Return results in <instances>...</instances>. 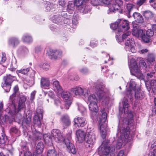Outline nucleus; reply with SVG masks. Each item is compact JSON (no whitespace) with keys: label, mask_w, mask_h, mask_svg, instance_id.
Segmentation results:
<instances>
[{"label":"nucleus","mask_w":156,"mask_h":156,"mask_svg":"<svg viewBox=\"0 0 156 156\" xmlns=\"http://www.w3.org/2000/svg\"><path fill=\"white\" fill-rule=\"evenodd\" d=\"M67 14V12L64 11H62L61 13V15L63 17L67 19H69L70 17V15Z\"/></svg>","instance_id":"3c124183"},{"label":"nucleus","mask_w":156,"mask_h":156,"mask_svg":"<svg viewBox=\"0 0 156 156\" xmlns=\"http://www.w3.org/2000/svg\"><path fill=\"white\" fill-rule=\"evenodd\" d=\"M131 46H130V49L129 51L133 53H135L136 52V50L135 48V45L133 40H131Z\"/></svg>","instance_id":"c03bdc74"},{"label":"nucleus","mask_w":156,"mask_h":156,"mask_svg":"<svg viewBox=\"0 0 156 156\" xmlns=\"http://www.w3.org/2000/svg\"><path fill=\"white\" fill-rule=\"evenodd\" d=\"M140 67L139 68L137 64V62L134 59H131L130 61V64L128 63L129 67L131 74L137 77H141L142 76V73L140 69H144L146 68V63L143 61H140L139 63Z\"/></svg>","instance_id":"7ed1b4c3"},{"label":"nucleus","mask_w":156,"mask_h":156,"mask_svg":"<svg viewBox=\"0 0 156 156\" xmlns=\"http://www.w3.org/2000/svg\"><path fill=\"white\" fill-rule=\"evenodd\" d=\"M91 4L94 6H97L100 4L98 0H90Z\"/></svg>","instance_id":"6e6d98bb"},{"label":"nucleus","mask_w":156,"mask_h":156,"mask_svg":"<svg viewBox=\"0 0 156 156\" xmlns=\"http://www.w3.org/2000/svg\"><path fill=\"white\" fill-rule=\"evenodd\" d=\"M112 149H111L110 147L106 146L104 148L102 147L101 150L103 151V153L106 155L109 152L111 151Z\"/></svg>","instance_id":"e433bc0d"},{"label":"nucleus","mask_w":156,"mask_h":156,"mask_svg":"<svg viewBox=\"0 0 156 156\" xmlns=\"http://www.w3.org/2000/svg\"><path fill=\"white\" fill-rule=\"evenodd\" d=\"M134 95L135 98L137 99H141L144 96V93L141 92L140 89L139 88L137 89V90L135 91L133 96Z\"/></svg>","instance_id":"bb28decb"},{"label":"nucleus","mask_w":156,"mask_h":156,"mask_svg":"<svg viewBox=\"0 0 156 156\" xmlns=\"http://www.w3.org/2000/svg\"><path fill=\"white\" fill-rule=\"evenodd\" d=\"M129 119L125 118H121L119 120L118 127V130H120L121 136L125 139H127L130 134L129 127L134 126L133 116L130 113L128 114Z\"/></svg>","instance_id":"f257e3e1"},{"label":"nucleus","mask_w":156,"mask_h":156,"mask_svg":"<svg viewBox=\"0 0 156 156\" xmlns=\"http://www.w3.org/2000/svg\"><path fill=\"white\" fill-rule=\"evenodd\" d=\"M74 125L76 126L80 127H83L87 123V121L83 117H78L75 118L74 120Z\"/></svg>","instance_id":"ddd939ff"},{"label":"nucleus","mask_w":156,"mask_h":156,"mask_svg":"<svg viewBox=\"0 0 156 156\" xmlns=\"http://www.w3.org/2000/svg\"><path fill=\"white\" fill-rule=\"evenodd\" d=\"M2 138H1L0 139V144H4L5 142V140H6V136H5V134L4 133L3 131H2Z\"/></svg>","instance_id":"de8ad7c7"},{"label":"nucleus","mask_w":156,"mask_h":156,"mask_svg":"<svg viewBox=\"0 0 156 156\" xmlns=\"http://www.w3.org/2000/svg\"><path fill=\"white\" fill-rule=\"evenodd\" d=\"M44 148V146L43 143L41 142H39L36 147V150L35 151L36 154H34L33 155L32 154V155H33L34 154L37 156L36 154H39L41 153L43 150Z\"/></svg>","instance_id":"4be33fe9"},{"label":"nucleus","mask_w":156,"mask_h":156,"mask_svg":"<svg viewBox=\"0 0 156 156\" xmlns=\"http://www.w3.org/2000/svg\"><path fill=\"white\" fill-rule=\"evenodd\" d=\"M97 102L90 103L89 105V110L91 111L97 113L98 111V107Z\"/></svg>","instance_id":"5701e85b"},{"label":"nucleus","mask_w":156,"mask_h":156,"mask_svg":"<svg viewBox=\"0 0 156 156\" xmlns=\"http://www.w3.org/2000/svg\"><path fill=\"white\" fill-rule=\"evenodd\" d=\"M50 137L58 143L64 142V140L66 139L64 138L60 130L57 129H54L52 130Z\"/></svg>","instance_id":"423d86ee"},{"label":"nucleus","mask_w":156,"mask_h":156,"mask_svg":"<svg viewBox=\"0 0 156 156\" xmlns=\"http://www.w3.org/2000/svg\"><path fill=\"white\" fill-rule=\"evenodd\" d=\"M2 87L6 92H9L11 88V84L2 83Z\"/></svg>","instance_id":"c9c22d12"},{"label":"nucleus","mask_w":156,"mask_h":156,"mask_svg":"<svg viewBox=\"0 0 156 156\" xmlns=\"http://www.w3.org/2000/svg\"><path fill=\"white\" fill-rule=\"evenodd\" d=\"M61 120L62 123L66 126H69L70 124L69 118L67 115L63 116L61 118Z\"/></svg>","instance_id":"c85d7f7f"},{"label":"nucleus","mask_w":156,"mask_h":156,"mask_svg":"<svg viewBox=\"0 0 156 156\" xmlns=\"http://www.w3.org/2000/svg\"><path fill=\"white\" fill-rule=\"evenodd\" d=\"M133 16L135 21L139 23H142L144 22V20L142 15L139 13L135 12L133 14Z\"/></svg>","instance_id":"6ab92c4d"},{"label":"nucleus","mask_w":156,"mask_h":156,"mask_svg":"<svg viewBox=\"0 0 156 156\" xmlns=\"http://www.w3.org/2000/svg\"><path fill=\"white\" fill-rule=\"evenodd\" d=\"M26 100V98L24 95L21 94L19 97L18 107L16 108L15 104L16 99L12 103V102L9 101L8 104L9 113L12 115L16 114L22 109L25 107V101Z\"/></svg>","instance_id":"f03ea898"},{"label":"nucleus","mask_w":156,"mask_h":156,"mask_svg":"<svg viewBox=\"0 0 156 156\" xmlns=\"http://www.w3.org/2000/svg\"><path fill=\"white\" fill-rule=\"evenodd\" d=\"M19 43V41L18 39L16 37H11L9 39V45L13 47L17 45Z\"/></svg>","instance_id":"412c9836"},{"label":"nucleus","mask_w":156,"mask_h":156,"mask_svg":"<svg viewBox=\"0 0 156 156\" xmlns=\"http://www.w3.org/2000/svg\"><path fill=\"white\" fill-rule=\"evenodd\" d=\"M19 87L17 85L16 86L13 88V93L10 96L9 98L10 102H12V103L15 100L16 94L19 93Z\"/></svg>","instance_id":"b1692460"},{"label":"nucleus","mask_w":156,"mask_h":156,"mask_svg":"<svg viewBox=\"0 0 156 156\" xmlns=\"http://www.w3.org/2000/svg\"><path fill=\"white\" fill-rule=\"evenodd\" d=\"M151 147L153 149V151H150L148 156H156V138L154 139L151 143Z\"/></svg>","instance_id":"f3484780"},{"label":"nucleus","mask_w":156,"mask_h":156,"mask_svg":"<svg viewBox=\"0 0 156 156\" xmlns=\"http://www.w3.org/2000/svg\"><path fill=\"white\" fill-rule=\"evenodd\" d=\"M118 22L119 23L118 32H124L129 29V23L126 20L119 19Z\"/></svg>","instance_id":"0eeeda50"},{"label":"nucleus","mask_w":156,"mask_h":156,"mask_svg":"<svg viewBox=\"0 0 156 156\" xmlns=\"http://www.w3.org/2000/svg\"><path fill=\"white\" fill-rule=\"evenodd\" d=\"M80 72L83 74H85L88 72V69L86 68H83L80 70Z\"/></svg>","instance_id":"680f3d73"},{"label":"nucleus","mask_w":156,"mask_h":156,"mask_svg":"<svg viewBox=\"0 0 156 156\" xmlns=\"http://www.w3.org/2000/svg\"><path fill=\"white\" fill-rule=\"evenodd\" d=\"M58 94H61L62 97L65 100V102L68 101L69 100H71L70 93L66 91H63L62 89V92L61 93H58Z\"/></svg>","instance_id":"aec40b11"},{"label":"nucleus","mask_w":156,"mask_h":156,"mask_svg":"<svg viewBox=\"0 0 156 156\" xmlns=\"http://www.w3.org/2000/svg\"><path fill=\"white\" fill-rule=\"evenodd\" d=\"M100 112L101 113V115L100 118L99 122V125L100 127L99 129L101 136L103 139L105 138L106 136V129L105 128L103 124L105 123L107 119V114L106 112H108L107 109L105 108H102Z\"/></svg>","instance_id":"20e7f679"},{"label":"nucleus","mask_w":156,"mask_h":156,"mask_svg":"<svg viewBox=\"0 0 156 156\" xmlns=\"http://www.w3.org/2000/svg\"><path fill=\"white\" fill-rule=\"evenodd\" d=\"M66 144L67 151L69 153L73 154H75L76 152V150L74 144L70 142L69 140L68 139H66L63 142Z\"/></svg>","instance_id":"f8f14e48"},{"label":"nucleus","mask_w":156,"mask_h":156,"mask_svg":"<svg viewBox=\"0 0 156 156\" xmlns=\"http://www.w3.org/2000/svg\"><path fill=\"white\" fill-rule=\"evenodd\" d=\"M154 31L151 29H148L146 31V34L150 37L153 36L154 35Z\"/></svg>","instance_id":"603ef678"},{"label":"nucleus","mask_w":156,"mask_h":156,"mask_svg":"<svg viewBox=\"0 0 156 156\" xmlns=\"http://www.w3.org/2000/svg\"><path fill=\"white\" fill-rule=\"evenodd\" d=\"M96 140V136L92 132H90L87 134V138L86 146L89 147H92L93 144L95 142Z\"/></svg>","instance_id":"9b49d317"},{"label":"nucleus","mask_w":156,"mask_h":156,"mask_svg":"<svg viewBox=\"0 0 156 156\" xmlns=\"http://www.w3.org/2000/svg\"><path fill=\"white\" fill-rule=\"evenodd\" d=\"M88 89L77 86L71 89V91L76 96H83L86 98L88 95Z\"/></svg>","instance_id":"39448f33"},{"label":"nucleus","mask_w":156,"mask_h":156,"mask_svg":"<svg viewBox=\"0 0 156 156\" xmlns=\"http://www.w3.org/2000/svg\"><path fill=\"white\" fill-rule=\"evenodd\" d=\"M45 4V7L47 11H49L54 8V5L52 3L46 2Z\"/></svg>","instance_id":"f704fd0d"},{"label":"nucleus","mask_w":156,"mask_h":156,"mask_svg":"<svg viewBox=\"0 0 156 156\" xmlns=\"http://www.w3.org/2000/svg\"><path fill=\"white\" fill-rule=\"evenodd\" d=\"M31 116H26V118L25 119H24V121L28 125L30 123L31 121Z\"/></svg>","instance_id":"5fc2aeb1"},{"label":"nucleus","mask_w":156,"mask_h":156,"mask_svg":"<svg viewBox=\"0 0 156 156\" xmlns=\"http://www.w3.org/2000/svg\"><path fill=\"white\" fill-rule=\"evenodd\" d=\"M119 27V23L118 22V20L117 21L113 23H112L110 25V27L113 30L117 29L118 32V28Z\"/></svg>","instance_id":"4c0bfd02"},{"label":"nucleus","mask_w":156,"mask_h":156,"mask_svg":"<svg viewBox=\"0 0 156 156\" xmlns=\"http://www.w3.org/2000/svg\"><path fill=\"white\" fill-rule=\"evenodd\" d=\"M72 103L71 100H69L68 101H66L65 102V108L66 109H68Z\"/></svg>","instance_id":"052dcab7"},{"label":"nucleus","mask_w":156,"mask_h":156,"mask_svg":"<svg viewBox=\"0 0 156 156\" xmlns=\"http://www.w3.org/2000/svg\"><path fill=\"white\" fill-rule=\"evenodd\" d=\"M150 38V37L147 36L146 34V35L144 34L142 36V37H141L142 40L146 43H148L149 42Z\"/></svg>","instance_id":"09e8293b"},{"label":"nucleus","mask_w":156,"mask_h":156,"mask_svg":"<svg viewBox=\"0 0 156 156\" xmlns=\"http://www.w3.org/2000/svg\"><path fill=\"white\" fill-rule=\"evenodd\" d=\"M57 152L54 149L48 150V156H56Z\"/></svg>","instance_id":"79ce46f5"},{"label":"nucleus","mask_w":156,"mask_h":156,"mask_svg":"<svg viewBox=\"0 0 156 156\" xmlns=\"http://www.w3.org/2000/svg\"><path fill=\"white\" fill-rule=\"evenodd\" d=\"M153 13L149 11H146L144 13V16L147 20L151 19L154 16Z\"/></svg>","instance_id":"7c9ffc66"},{"label":"nucleus","mask_w":156,"mask_h":156,"mask_svg":"<svg viewBox=\"0 0 156 156\" xmlns=\"http://www.w3.org/2000/svg\"><path fill=\"white\" fill-rule=\"evenodd\" d=\"M52 19L53 22L56 23H59L61 21L60 17L57 16H54L53 17H52Z\"/></svg>","instance_id":"a19ab883"},{"label":"nucleus","mask_w":156,"mask_h":156,"mask_svg":"<svg viewBox=\"0 0 156 156\" xmlns=\"http://www.w3.org/2000/svg\"><path fill=\"white\" fill-rule=\"evenodd\" d=\"M130 32L129 31H128L126 33L122 35V41H124L125 40H126V38H128L127 37L129 36L130 34Z\"/></svg>","instance_id":"864d4df0"},{"label":"nucleus","mask_w":156,"mask_h":156,"mask_svg":"<svg viewBox=\"0 0 156 156\" xmlns=\"http://www.w3.org/2000/svg\"><path fill=\"white\" fill-rule=\"evenodd\" d=\"M29 70V68H26V69H21L19 70H17L16 71L17 73H21L23 74H27Z\"/></svg>","instance_id":"a18cd8bd"},{"label":"nucleus","mask_w":156,"mask_h":156,"mask_svg":"<svg viewBox=\"0 0 156 156\" xmlns=\"http://www.w3.org/2000/svg\"><path fill=\"white\" fill-rule=\"evenodd\" d=\"M136 85L135 82L133 80H131L128 89L126 92V94L130 99L133 98L134 92L137 90Z\"/></svg>","instance_id":"1a4fd4ad"},{"label":"nucleus","mask_w":156,"mask_h":156,"mask_svg":"<svg viewBox=\"0 0 156 156\" xmlns=\"http://www.w3.org/2000/svg\"><path fill=\"white\" fill-rule=\"evenodd\" d=\"M117 156H126L123 150H121L118 153Z\"/></svg>","instance_id":"774afa93"},{"label":"nucleus","mask_w":156,"mask_h":156,"mask_svg":"<svg viewBox=\"0 0 156 156\" xmlns=\"http://www.w3.org/2000/svg\"><path fill=\"white\" fill-rule=\"evenodd\" d=\"M95 93L100 99H102V101L104 102V99L105 98V89L104 87L100 84H97L95 88Z\"/></svg>","instance_id":"6e6552de"},{"label":"nucleus","mask_w":156,"mask_h":156,"mask_svg":"<svg viewBox=\"0 0 156 156\" xmlns=\"http://www.w3.org/2000/svg\"><path fill=\"white\" fill-rule=\"evenodd\" d=\"M138 34V35H137V37H140L141 38L142 37V36H143L144 34H145L143 30L142 29H139Z\"/></svg>","instance_id":"bf43d9fd"},{"label":"nucleus","mask_w":156,"mask_h":156,"mask_svg":"<svg viewBox=\"0 0 156 156\" xmlns=\"http://www.w3.org/2000/svg\"><path fill=\"white\" fill-rule=\"evenodd\" d=\"M109 10L110 12H115L120 9V7L116 3L111 4L109 7Z\"/></svg>","instance_id":"a878e982"},{"label":"nucleus","mask_w":156,"mask_h":156,"mask_svg":"<svg viewBox=\"0 0 156 156\" xmlns=\"http://www.w3.org/2000/svg\"><path fill=\"white\" fill-rule=\"evenodd\" d=\"M131 40H133L132 39H130L129 38H126L125 40V49L126 51H129L130 46H131Z\"/></svg>","instance_id":"72a5a7b5"},{"label":"nucleus","mask_w":156,"mask_h":156,"mask_svg":"<svg viewBox=\"0 0 156 156\" xmlns=\"http://www.w3.org/2000/svg\"><path fill=\"white\" fill-rule=\"evenodd\" d=\"M78 109L82 113L86 112V108L82 105L78 106Z\"/></svg>","instance_id":"13d9d810"},{"label":"nucleus","mask_w":156,"mask_h":156,"mask_svg":"<svg viewBox=\"0 0 156 156\" xmlns=\"http://www.w3.org/2000/svg\"><path fill=\"white\" fill-rule=\"evenodd\" d=\"M80 11L83 13H86L90 11V9L88 6L83 5L80 8Z\"/></svg>","instance_id":"473e14b6"},{"label":"nucleus","mask_w":156,"mask_h":156,"mask_svg":"<svg viewBox=\"0 0 156 156\" xmlns=\"http://www.w3.org/2000/svg\"><path fill=\"white\" fill-rule=\"evenodd\" d=\"M84 1V0H75L74 2L76 6H81Z\"/></svg>","instance_id":"8fccbe9b"},{"label":"nucleus","mask_w":156,"mask_h":156,"mask_svg":"<svg viewBox=\"0 0 156 156\" xmlns=\"http://www.w3.org/2000/svg\"><path fill=\"white\" fill-rule=\"evenodd\" d=\"M55 103L57 106L60 105L61 108H63L62 106L61 105V101L59 98H58L56 99H55Z\"/></svg>","instance_id":"4d7b16f0"},{"label":"nucleus","mask_w":156,"mask_h":156,"mask_svg":"<svg viewBox=\"0 0 156 156\" xmlns=\"http://www.w3.org/2000/svg\"><path fill=\"white\" fill-rule=\"evenodd\" d=\"M76 135L78 140L80 143L82 142L85 140L86 134L84 131L79 129L76 132Z\"/></svg>","instance_id":"2eb2a0df"},{"label":"nucleus","mask_w":156,"mask_h":156,"mask_svg":"<svg viewBox=\"0 0 156 156\" xmlns=\"http://www.w3.org/2000/svg\"><path fill=\"white\" fill-rule=\"evenodd\" d=\"M122 140L121 138H119L117 142L116 145V148L117 149H119L122 146Z\"/></svg>","instance_id":"ea45409f"},{"label":"nucleus","mask_w":156,"mask_h":156,"mask_svg":"<svg viewBox=\"0 0 156 156\" xmlns=\"http://www.w3.org/2000/svg\"><path fill=\"white\" fill-rule=\"evenodd\" d=\"M147 62L150 63H151L154 61V57L153 54L148 55L147 58Z\"/></svg>","instance_id":"49530a36"},{"label":"nucleus","mask_w":156,"mask_h":156,"mask_svg":"<svg viewBox=\"0 0 156 156\" xmlns=\"http://www.w3.org/2000/svg\"><path fill=\"white\" fill-rule=\"evenodd\" d=\"M87 98V101L90 103L98 102V98L94 94H90L88 95Z\"/></svg>","instance_id":"393cba45"},{"label":"nucleus","mask_w":156,"mask_h":156,"mask_svg":"<svg viewBox=\"0 0 156 156\" xmlns=\"http://www.w3.org/2000/svg\"><path fill=\"white\" fill-rule=\"evenodd\" d=\"M75 9V4L72 2H69L68 3L67 10L68 12L70 14H72L74 11Z\"/></svg>","instance_id":"cd10ccee"},{"label":"nucleus","mask_w":156,"mask_h":156,"mask_svg":"<svg viewBox=\"0 0 156 156\" xmlns=\"http://www.w3.org/2000/svg\"><path fill=\"white\" fill-rule=\"evenodd\" d=\"M50 83L48 78H41V85L42 88H46L50 86Z\"/></svg>","instance_id":"a211bd4d"},{"label":"nucleus","mask_w":156,"mask_h":156,"mask_svg":"<svg viewBox=\"0 0 156 156\" xmlns=\"http://www.w3.org/2000/svg\"><path fill=\"white\" fill-rule=\"evenodd\" d=\"M16 79V77L11 75L10 74L7 75L4 77V83L11 84L12 82Z\"/></svg>","instance_id":"dca6fc26"},{"label":"nucleus","mask_w":156,"mask_h":156,"mask_svg":"<svg viewBox=\"0 0 156 156\" xmlns=\"http://www.w3.org/2000/svg\"><path fill=\"white\" fill-rule=\"evenodd\" d=\"M18 129L14 127H12L10 129L11 133H16L18 132Z\"/></svg>","instance_id":"0e129e2a"},{"label":"nucleus","mask_w":156,"mask_h":156,"mask_svg":"<svg viewBox=\"0 0 156 156\" xmlns=\"http://www.w3.org/2000/svg\"><path fill=\"white\" fill-rule=\"evenodd\" d=\"M40 66L45 70H49L50 68L49 64L46 63H42L40 65Z\"/></svg>","instance_id":"37998d69"},{"label":"nucleus","mask_w":156,"mask_h":156,"mask_svg":"<svg viewBox=\"0 0 156 156\" xmlns=\"http://www.w3.org/2000/svg\"><path fill=\"white\" fill-rule=\"evenodd\" d=\"M47 54L51 57V59H56L62 56V52L59 50L50 49L48 51Z\"/></svg>","instance_id":"9d476101"},{"label":"nucleus","mask_w":156,"mask_h":156,"mask_svg":"<svg viewBox=\"0 0 156 156\" xmlns=\"http://www.w3.org/2000/svg\"><path fill=\"white\" fill-rule=\"evenodd\" d=\"M42 137V133H37L35 134V138L37 139H41Z\"/></svg>","instance_id":"e2e57ef3"},{"label":"nucleus","mask_w":156,"mask_h":156,"mask_svg":"<svg viewBox=\"0 0 156 156\" xmlns=\"http://www.w3.org/2000/svg\"><path fill=\"white\" fill-rule=\"evenodd\" d=\"M115 151V147H112L111 151L108 154H107L106 156H114V154L113 153L114 151Z\"/></svg>","instance_id":"69168bd1"},{"label":"nucleus","mask_w":156,"mask_h":156,"mask_svg":"<svg viewBox=\"0 0 156 156\" xmlns=\"http://www.w3.org/2000/svg\"><path fill=\"white\" fill-rule=\"evenodd\" d=\"M22 41L23 42L29 43L32 42L33 39L31 36L30 35L26 34L23 36Z\"/></svg>","instance_id":"2f4dec72"},{"label":"nucleus","mask_w":156,"mask_h":156,"mask_svg":"<svg viewBox=\"0 0 156 156\" xmlns=\"http://www.w3.org/2000/svg\"><path fill=\"white\" fill-rule=\"evenodd\" d=\"M51 84L53 85V88L54 90L58 93H61L62 92V88L59 85V82L58 81L55 79L52 80Z\"/></svg>","instance_id":"4468645a"},{"label":"nucleus","mask_w":156,"mask_h":156,"mask_svg":"<svg viewBox=\"0 0 156 156\" xmlns=\"http://www.w3.org/2000/svg\"><path fill=\"white\" fill-rule=\"evenodd\" d=\"M133 7V5L131 4H127L126 5V9L124 11L125 13L129 18L130 17V13Z\"/></svg>","instance_id":"c756f323"},{"label":"nucleus","mask_w":156,"mask_h":156,"mask_svg":"<svg viewBox=\"0 0 156 156\" xmlns=\"http://www.w3.org/2000/svg\"><path fill=\"white\" fill-rule=\"evenodd\" d=\"M33 122L34 124H37L38 126H40L41 124V122L39 118L37 115H35L34 116Z\"/></svg>","instance_id":"58836bf2"},{"label":"nucleus","mask_w":156,"mask_h":156,"mask_svg":"<svg viewBox=\"0 0 156 156\" xmlns=\"http://www.w3.org/2000/svg\"><path fill=\"white\" fill-rule=\"evenodd\" d=\"M138 29H136V28H134V29L132 31V34H133L136 37H137L138 35Z\"/></svg>","instance_id":"338daca9"}]
</instances>
